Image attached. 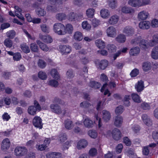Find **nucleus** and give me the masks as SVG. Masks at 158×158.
<instances>
[{"mask_svg":"<svg viewBox=\"0 0 158 158\" xmlns=\"http://www.w3.org/2000/svg\"><path fill=\"white\" fill-rule=\"evenodd\" d=\"M100 14L102 17L103 18L107 17L110 15L108 10L105 9H103L101 10Z\"/></svg>","mask_w":158,"mask_h":158,"instance_id":"nucleus-34","label":"nucleus"},{"mask_svg":"<svg viewBox=\"0 0 158 158\" xmlns=\"http://www.w3.org/2000/svg\"><path fill=\"white\" fill-rule=\"evenodd\" d=\"M95 11V10L93 8H89L86 11V15L89 18L92 17L94 15Z\"/></svg>","mask_w":158,"mask_h":158,"instance_id":"nucleus-42","label":"nucleus"},{"mask_svg":"<svg viewBox=\"0 0 158 158\" xmlns=\"http://www.w3.org/2000/svg\"><path fill=\"white\" fill-rule=\"evenodd\" d=\"M66 29L69 34H71L73 30V27L71 24H68L66 26Z\"/></svg>","mask_w":158,"mask_h":158,"instance_id":"nucleus-57","label":"nucleus"},{"mask_svg":"<svg viewBox=\"0 0 158 158\" xmlns=\"http://www.w3.org/2000/svg\"><path fill=\"white\" fill-rule=\"evenodd\" d=\"M6 34L9 38L13 39L15 35V32L14 31L12 30L7 32Z\"/></svg>","mask_w":158,"mask_h":158,"instance_id":"nucleus-55","label":"nucleus"},{"mask_svg":"<svg viewBox=\"0 0 158 158\" xmlns=\"http://www.w3.org/2000/svg\"><path fill=\"white\" fill-rule=\"evenodd\" d=\"M107 48L110 52L113 53L116 51L117 47L113 44H109L107 45Z\"/></svg>","mask_w":158,"mask_h":158,"instance_id":"nucleus-33","label":"nucleus"},{"mask_svg":"<svg viewBox=\"0 0 158 158\" xmlns=\"http://www.w3.org/2000/svg\"><path fill=\"white\" fill-rule=\"evenodd\" d=\"M92 25L94 27L97 26L100 24V21L96 18H94L92 19Z\"/></svg>","mask_w":158,"mask_h":158,"instance_id":"nucleus-60","label":"nucleus"},{"mask_svg":"<svg viewBox=\"0 0 158 158\" xmlns=\"http://www.w3.org/2000/svg\"><path fill=\"white\" fill-rule=\"evenodd\" d=\"M123 122V118L120 116L115 117L114 118V123L115 126L120 127Z\"/></svg>","mask_w":158,"mask_h":158,"instance_id":"nucleus-16","label":"nucleus"},{"mask_svg":"<svg viewBox=\"0 0 158 158\" xmlns=\"http://www.w3.org/2000/svg\"><path fill=\"white\" fill-rule=\"evenodd\" d=\"M123 111V107L121 106H119L117 107L115 110V112L117 114H120L122 113Z\"/></svg>","mask_w":158,"mask_h":158,"instance_id":"nucleus-62","label":"nucleus"},{"mask_svg":"<svg viewBox=\"0 0 158 158\" xmlns=\"http://www.w3.org/2000/svg\"><path fill=\"white\" fill-rule=\"evenodd\" d=\"M40 38L44 42L46 43H51L52 41L51 37L49 35H40Z\"/></svg>","mask_w":158,"mask_h":158,"instance_id":"nucleus-23","label":"nucleus"},{"mask_svg":"<svg viewBox=\"0 0 158 158\" xmlns=\"http://www.w3.org/2000/svg\"><path fill=\"white\" fill-rule=\"evenodd\" d=\"M121 10L122 12L125 13H131L134 12V10L132 8L126 6L123 7Z\"/></svg>","mask_w":158,"mask_h":158,"instance_id":"nucleus-43","label":"nucleus"},{"mask_svg":"<svg viewBox=\"0 0 158 158\" xmlns=\"http://www.w3.org/2000/svg\"><path fill=\"white\" fill-rule=\"evenodd\" d=\"M66 75L68 78H71L74 76V74L73 72V70L71 69H69Z\"/></svg>","mask_w":158,"mask_h":158,"instance_id":"nucleus-59","label":"nucleus"},{"mask_svg":"<svg viewBox=\"0 0 158 158\" xmlns=\"http://www.w3.org/2000/svg\"><path fill=\"white\" fill-rule=\"evenodd\" d=\"M36 43L39 46L40 48L43 51L47 52L49 48L47 46L40 40H37Z\"/></svg>","mask_w":158,"mask_h":158,"instance_id":"nucleus-26","label":"nucleus"},{"mask_svg":"<svg viewBox=\"0 0 158 158\" xmlns=\"http://www.w3.org/2000/svg\"><path fill=\"white\" fill-rule=\"evenodd\" d=\"M151 56L154 59L156 60L158 59V46H156L153 48Z\"/></svg>","mask_w":158,"mask_h":158,"instance_id":"nucleus-21","label":"nucleus"},{"mask_svg":"<svg viewBox=\"0 0 158 158\" xmlns=\"http://www.w3.org/2000/svg\"><path fill=\"white\" fill-rule=\"evenodd\" d=\"M30 48L31 51L35 52H38V47L35 43H31L30 45Z\"/></svg>","mask_w":158,"mask_h":158,"instance_id":"nucleus-45","label":"nucleus"},{"mask_svg":"<svg viewBox=\"0 0 158 158\" xmlns=\"http://www.w3.org/2000/svg\"><path fill=\"white\" fill-rule=\"evenodd\" d=\"M96 46L99 48L103 49L106 47V44L104 41L101 40H97L95 42Z\"/></svg>","mask_w":158,"mask_h":158,"instance_id":"nucleus-24","label":"nucleus"},{"mask_svg":"<svg viewBox=\"0 0 158 158\" xmlns=\"http://www.w3.org/2000/svg\"><path fill=\"white\" fill-rule=\"evenodd\" d=\"M140 106L141 108L145 110H149L150 108L149 105L145 102L142 103L141 104Z\"/></svg>","mask_w":158,"mask_h":158,"instance_id":"nucleus-53","label":"nucleus"},{"mask_svg":"<svg viewBox=\"0 0 158 158\" xmlns=\"http://www.w3.org/2000/svg\"><path fill=\"white\" fill-rule=\"evenodd\" d=\"M139 45L141 47L144 49L146 48L148 46L147 41L143 39H141Z\"/></svg>","mask_w":158,"mask_h":158,"instance_id":"nucleus-48","label":"nucleus"},{"mask_svg":"<svg viewBox=\"0 0 158 158\" xmlns=\"http://www.w3.org/2000/svg\"><path fill=\"white\" fill-rule=\"evenodd\" d=\"M126 39L125 36L123 34H120L116 38V40L119 43H124Z\"/></svg>","mask_w":158,"mask_h":158,"instance_id":"nucleus-30","label":"nucleus"},{"mask_svg":"<svg viewBox=\"0 0 158 158\" xmlns=\"http://www.w3.org/2000/svg\"><path fill=\"white\" fill-rule=\"evenodd\" d=\"M139 73V70L137 69H133L130 73V75L132 77L136 76Z\"/></svg>","mask_w":158,"mask_h":158,"instance_id":"nucleus-61","label":"nucleus"},{"mask_svg":"<svg viewBox=\"0 0 158 158\" xmlns=\"http://www.w3.org/2000/svg\"><path fill=\"white\" fill-rule=\"evenodd\" d=\"M53 30L55 33L59 35H64L66 33L64 25L60 23L55 24L53 26Z\"/></svg>","mask_w":158,"mask_h":158,"instance_id":"nucleus-1","label":"nucleus"},{"mask_svg":"<svg viewBox=\"0 0 158 158\" xmlns=\"http://www.w3.org/2000/svg\"><path fill=\"white\" fill-rule=\"evenodd\" d=\"M39 77L40 79L44 80L46 79L47 76L46 73L42 71H40L38 74Z\"/></svg>","mask_w":158,"mask_h":158,"instance_id":"nucleus-49","label":"nucleus"},{"mask_svg":"<svg viewBox=\"0 0 158 158\" xmlns=\"http://www.w3.org/2000/svg\"><path fill=\"white\" fill-rule=\"evenodd\" d=\"M10 146V142L7 138L4 139L2 142L1 148L2 150L4 151H6L8 150Z\"/></svg>","mask_w":158,"mask_h":158,"instance_id":"nucleus-9","label":"nucleus"},{"mask_svg":"<svg viewBox=\"0 0 158 158\" xmlns=\"http://www.w3.org/2000/svg\"><path fill=\"white\" fill-rule=\"evenodd\" d=\"M47 147V146L45 145L44 144L41 145H36V148L38 150L40 151H42L44 150Z\"/></svg>","mask_w":158,"mask_h":158,"instance_id":"nucleus-64","label":"nucleus"},{"mask_svg":"<svg viewBox=\"0 0 158 158\" xmlns=\"http://www.w3.org/2000/svg\"><path fill=\"white\" fill-rule=\"evenodd\" d=\"M82 25V27L84 29L89 30L90 28L91 27L89 24L88 23V22L86 21L83 22Z\"/></svg>","mask_w":158,"mask_h":158,"instance_id":"nucleus-63","label":"nucleus"},{"mask_svg":"<svg viewBox=\"0 0 158 158\" xmlns=\"http://www.w3.org/2000/svg\"><path fill=\"white\" fill-rule=\"evenodd\" d=\"M144 88V82L142 80L138 81L135 85V88L138 92H141L143 90Z\"/></svg>","mask_w":158,"mask_h":158,"instance_id":"nucleus-12","label":"nucleus"},{"mask_svg":"<svg viewBox=\"0 0 158 158\" xmlns=\"http://www.w3.org/2000/svg\"><path fill=\"white\" fill-rule=\"evenodd\" d=\"M4 45L7 48H11L13 45V42L10 38L6 39L4 42Z\"/></svg>","mask_w":158,"mask_h":158,"instance_id":"nucleus-39","label":"nucleus"},{"mask_svg":"<svg viewBox=\"0 0 158 158\" xmlns=\"http://www.w3.org/2000/svg\"><path fill=\"white\" fill-rule=\"evenodd\" d=\"M48 84L52 86L56 87L58 85V83L56 80H52L49 81Z\"/></svg>","mask_w":158,"mask_h":158,"instance_id":"nucleus-56","label":"nucleus"},{"mask_svg":"<svg viewBox=\"0 0 158 158\" xmlns=\"http://www.w3.org/2000/svg\"><path fill=\"white\" fill-rule=\"evenodd\" d=\"M139 48L138 47H136L130 49L129 53L131 56H135L139 53Z\"/></svg>","mask_w":158,"mask_h":158,"instance_id":"nucleus-28","label":"nucleus"},{"mask_svg":"<svg viewBox=\"0 0 158 158\" xmlns=\"http://www.w3.org/2000/svg\"><path fill=\"white\" fill-rule=\"evenodd\" d=\"M66 17V14L64 13H59L57 14L56 15V19L59 21H62L65 19Z\"/></svg>","mask_w":158,"mask_h":158,"instance_id":"nucleus-36","label":"nucleus"},{"mask_svg":"<svg viewBox=\"0 0 158 158\" xmlns=\"http://www.w3.org/2000/svg\"><path fill=\"white\" fill-rule=\"evenodd\" d=\"M33 123L35 127L41 129L42 128L43 124L42 120L39 117L35 116L33 120Z\"/></svg>","mask_w":158,"mask_h":158,"instance_id":"nucleus-5","label":"nucleus"},{"mask_svg":"<svg viewBox=\"0 0 158 158\" xmlns=\"http://www.w3.org/2000/svg\"><path fill=\"white\" fill-rule=\"evenodd\" d=\"M50 107L52 111L55 113L59 114L61 113V110L60 107L56 104H52Z\"/></svg>","mask_w":158,"mask_h":158,"instance_id":"nucleus-13","label":"nucleus"},{"mask_svg":"<svg viewBox=\"0 0 158 158\" xmlns=\"http://www.w3.org/2000/svg\"><path fill=\"white\" fill-rule=\"evenodd\" d=\"M97 153V150L94 148L91 149L89 152V155L91 156H95Z\"/></svg>","mask_w":158,"mask_h":158,"instance_id":"nucleus-58","label":"nucleus"},{"mask_svg":"<svg viewBox=\"0 0 158 158\" xmlns=\"http://www.w3.org/2000/svg\"><path fill=\"white\" fill-rule=\"evenodd\" d=\"M142 119L143 122L146 125L148 126H151L152 124V121L150 119L149 116L146 114H143L142 115Z\"/></svg>","mask_w":158,"mask_h":158,"instance_id":"nucleus-11","label":"nucleus"},{"mask_svg":"<svg viewBox=\"0 0 158 158\" xmlns=\"http://www.w3.org/2000/svg\"><path fill=\"white\" fill-rule=\"evenodd\" d=\"M73 36L74 39L76 40L79 41L81 40L83 38L81 33L78 31L75 32Z\"/></svg>","mask_w":158,"mask_h":158,"instance_id":"nucleus-35","label":"nucleus"},{"mask_svg":"<svg viewBox=\"0 0 158 158\" xmlns=\"http://www.w3.org/2000/svg\"><path fill=\"white\" fill-rule=\"evenodd\" d=\"M91 106L90 103L86 101H84L80 104V106L84 108H88Z\"/></svg>","mask_w":158,"mask_h":158,"instance_id":"nucleus-52","label":"nucleus"},{"mask_svg":"<svg viewBox=\"0 0 158 158\" xmlns=\"http://www.w3.org/2000/svg\"><path fill=\"white\" fill-rule=\"evenodd\" d=\"M89 86L94 89L99 88L101 86V85L98 82L94 81H90L89 83Z\"/></svg>","mask_w":158,"mask_h":158,"instance_id":"nucleus-31","label":"nucleus"},{"mask_svg":"<svg viewBox=\"0 0 158 158\" xmlns=\"http://www.w3.org/2000/svg\"><path fill=\"white\" fill-rule=\"evenodd\" d=\"M51 74L53 77L56 79L58 80L60 78L59 73L57 70L55 69H53L52 70Z\"/></svg>","mask_w":158,"mask_h":158,"instance_id":"nucleus-37","label":"nucleus"},{"mask_svg":"<svg viewBox=\"0 0 158 158\" xmlns=\"http://www.w3.org/2000/svg\"><path fill=\"white\" fill-rule=\"evenodd\" d=\"M88 133L89 136L93 139H95L98 135L97 131L94 130H89L88 131Z\"/></svg>","mask_w":158,"mask_h":158,"instance_id":"nucleus-40","label":"nucleus"},{"mask_svg":"<svg viewBox=\"0 0 158 158\" xmlns=\"http://www.w3.org/2000/svg\"><path fill=\"white\" fill-rule=\"evenodd\" d=\"M117 1L115 0H110L108 3L109 6L112 9L116 7Z\"/></svg>","mask_w":158,"mask_h":158,"instance_id":"nucleus-54","label":"nucleus"},{"mask_svg":"<svg viewBox=\"0 0 158 158\" xmlns=\"http://www.w3.org/2000/svg\"><path fill=\"white\" fill-rule=\"evenodd\" d=\"M103 119L105 122L109 121L111 115L109 111L104 110L102 111Z\"/></svg>","mask_w":158,"mask_h":158,"instance_id":"nucleus-19","label":"nucleus"},{"mask_svg":"<svg viewBox=\"0 0 158 158\" xmlns=\"http://www.w3.org/2000/svg\"><path fill=\"white\" fill-rule=\"evenodd\" d=\"M59 49L61 52L63 54H67L69 53L71 51L70 47L65 45H61L60 46Z\"/></svg>","mask_w":158,"mask_h":158,"instance_id":"nucleus-17","label":"nucleus"},{"mask_svg":"<svg viewBox=\"0 0 158 158\" xmlns=\"http://www.w3.org/2000/svg\"><path fill=\"white\" fill-rule=\"evenodd\" d=\"M37 110L34 106H31L28 108V112L29 114L34 115L36 114Z\"/></svg>","mask_w":158,"mask_h":158,"instance_id":"nucleus-41","label":"nucleus"},{"mask_svg":"<svg viewBox=\"0 0 158 158\" xmlns=\"http://www.w3.org/2000/svg\"><path fill=\"white\" fill-rule=\"evenodd\" d=\"M21 48L23 51L25 53H28L30 52L29 47L26 44H22L21 45Z\"/></svg>","mask_w":158,"mask_h":158,"instance_id":"nucleus-51","label":"nucleus"},{"mask_svg":"<svg viewBox=\"0 0 158 158\" xmlns=\"http://www.w3.org/2000/svg\"><path fill=\"white\" fill-rule=\"evenodd\" d=\"M97 65H98L100 68L101 69H105L108 66V61L105 60H101L98 63H96Z\"/></svg>","mask_w":158,"mask_h":158,"instance_id":"nucleus-15","label":"nucleus"},{"mask_svg":"<svg viewBox=\"0 0 158 158\" xmlns=\"http://www.w3.org/2000/svg\"><path fill=\"white\" fill-rule=\"evenodd\" d=\"M65 126L68 129H72L73 127L72 122L69 120H66L65 121Z\"/></svg>","mask_w":158,"mask_h":158,"instance_id":"nucleus-44","label":"nucleus"},{"mask_svg":"<svg viewBox=\"0 0 158 158\" xmlns=\"http://www.w3.org/2000/svg\"><path fill=\"white\" fill-rule=\"evenodd\" d=\"M158 43V34L154 35L152 39L148 42V45L150 46H153Z\"/></svg>","mask_w":158,"mask_h":158,"instance_id":"nucleus-18","label":"nucleus"},{"mask_svg":"<svg viewBox=\"0 0 158 158\" xmlns=\"http://www.w3.org/2000/svg\"><path fill=\"white\" fill-rule=\"evenodd\" d=\"M151 67V63L148 62L143 63L142 65L143 69L145 71H148L150 69Z\"/></svg>","mask_w":158,"mask_h":158,"instance_id":"nucleus-38","label":"nucleus"},{"mask_svg":"<svg viewBox=\"0 0 158 158\" xmlns=\"http://www.w3.org/2000/svg\"><path fill=\"white\" fill-rule=\"evenodd\" d=\"M128 3L130 5L133 7L140 6L139 0H129Z\"/></svg>","mask_w":158,"mask_h":158,"instance_id":"nucleus-27","label":"nucleus"},{"mask_svg":"<svg viewBox=\"0 0 158 158\" xmlns=\"http://www.w3.org/2000/svg\"><path fill=\"white\" fill-rule=\"evenodd\" d=\"M83 123L85 126L88 128L92 127L94 125L93 122L88 118L84 120Z\"/></svg>","mask_w":158,"mask_h":158,"instance_id":"nucleus-14","label":"nucleus"},{"mask_svg":"<svg viewBox=\"0 0 158 158\" xmlns=\"http://www.w3.org/2000/svg\"><path fill=\"white\" fill-rule=\"evenodd\" d=\"M118 20L119 18L117 15H114L110 18L108 23L111 25H114L118 22Z\"/></svg>","mask_w":158,"mask_h":158,"instance_id":"nucleus-25","label":"nucleus"},{"mask_svg":"<svg viewBox=\"0 0 158 158\" xmlns=\"http://www.w3.org/2000/svg\"><path fill=\"white\" fill-rule=\"evenodd\" d=\"M150 26V23L148 21H145L140 22L139 24V27L143 29H148Z\"/></svg>","mask_w":158,"mask_h":158,"instance_id":"nucleus-20","label":"nucleus"},{"mask_svg":"<svg viewBox=\"0 0 158 158\" xmlns=\"http://www.w3.org/2000/svg\"><path fill=\"white\" fill-rule=\"evenodd\" d=\"M36 13L39 16H44L46 14V12L44 9L40 8L36 10Z\"/></svg>","mask_w":158,"mask_h":158,"instance_id":"nucleus-50","label":"nucleus"},{"mask_svg":"<svg viewBox=\"0 0 158 158\" xmlns=\"http://www.w3.org/2000/svg\"><path fill=\"white\" fill-rule=\"evenodd\" d=\"M131 97L133 100L136 102L140 103L141 100L139 95L136 93H133L131 94Z\"/></svg>","mask_w":158,"mask_h":158,"instance_id":"nucleus-46","label":"nucleus"},{"mask_svg":"<svg viewBox=\"0 0 158 158\" xmlns=\"http://www.w3.org/2000/svg\"><path fill=\"white\" fill-rule=\"evenodd\" d=\"M106 33L108 36L114 37L116 35V30L113 26L109 27L106 30Z\"/></svg>","mask_w":158,"mask_h":158,"instance_id":"nucleus-6","label":"nucleus"},{"mask_svg":"<svg viewBox=\"0 0 158 158\" xmlns=\"http://www.w3.org/2000/svg\"><path fill=\"white\" fill-rule=\"evenodd\" d=\"M67 139L66 134L64 133L60 134L58 135V140L60 143H62L64 142Z\"/></svg>","mask_w":158,"mask_h":158,"instance_id":"nucleus-29","label":"nucleus"},{"mask_svg":"<svg viewBox=\"0 0 158 158\" xmlns=\"http://www.w3.org/2000/svg\"><path fill=\"white\" fill-rule=\"evenodd\" d=\"M42 31L46 33H48L49 32V27L45 24H41L40 25Z\"/></svg>","mask_w":158,"mask_h":158,"instance_id":"nucleus-32","label":"nucleus"},{"mask_svg":"<svg viewBox=\"0 0 158 158\" xmlns=\"http://www.w3.org/2000/svg\"><path fill=\"white\" fill-rule=\"evenodd\" d=\"M14 151L15 154L19 157L24 156L27 154L28 151L26 148L22 147H17Z\"/></svg>","mask_w":158,"mask_h":158,"instance_id":"nucleus-4","label":"nucleus"},{"mask_svg":"<svg viewBox=\"0 0 158 158\" xmlns=\"http://www.w3.org/2000/svg\"><path fill=\"white\" fill-rule=\"evenodd\" d=\"M141 37L140 36H139L137 37L132 40L131 42V44H139L140 42V41L141 40Z\"/></svg>","mask_w":158,"mask_h":158,"instance_id":"nucleus-47","label":"nucleus"},{"mask_svg":"<svg viewBox=\"0 0 158 158\" xmlns=\"http://www.w3.org/2000/svg\"><path fill=\"white\" fill-rule=\"evenodd\" d=\"M88 144L87 141L84 139H82L79 141L77 144V148L79 150L84 148Z\"/></svg>","mask_w":158,"mask_h":158,"instance_id":"nucleus-10","label":"nucleus"},{"mask_svg":"<svg viewBox=\"0 0 158 158\" xmlns=\"http://www.w3.org/2000/svg\"><path fill=\"white\" fill-rule=\"evenodd\" d=\"M113 138L116 140H118L121 138V132L118 128L114 129L112 132Z\"/></svg>","mask_w":158,"mask_h":158,"instance_id":"nucleus-7","label":"nucleus"},{"mask_svg":"<svg viewBox=\"0 0 158 158\" xmlns=\"http://www.w3.org/2000/svg\"><path fill=\"white\" fill-rule=\"evenodd\" d=\"M68 19L71 22L79 21L83 18V14L80 13L76 14L73 12H70L68 15Z\"/></svg>","mask_w":158,"mask_h":158,"instance_id":"nucleus-3","label":"nucleus"},{"mask_svg":"<svg viewBox=\"0 0 158 158\" xmlns=\"http://www.w3.org/2000/svg\"><path fill=\"white\" fill-rule=\"evenodd\" d=\"M148 14L145 11H143L139 12L138 15V19L139 20H144L148 17Z\"/></svg>","mask_w":158,"mask_h":158,"instance_id":"nucleus-22","label":"nucleus"},{"mask_svg":"<svg viewBox=\"0 0 158 158\" xmlns=\"http://www.w3.org/2000/svg\"><path fill=\"white\" fill-rule=\"evenodd\" d=\"M67 0H49L51 4L54 6L48 5L46 8L47 10L48 11L55 12L57 10L56 7L54 5L55 4H61L62 1H66Z\"/></svg>","mask_w":158,"mask_h":158,"instance_id":"nucleus-2","label":"nucleus"},{"mask_svg":"<svg viewBox=\"0 0 158 158\" xmlns=\"http://www.w3.org/2000/svg\"><path fill=\"white\" fill-rule=\"evenodd\" d=\"M134 29L132 27L127 26L125 27L123 31V32L126 34L127 36H131L134 34Z\"/></svg>","mask_w":158,"mask_h":158,"instance_id":"nucleus-8","label":"nucleus"}]
</instances>
